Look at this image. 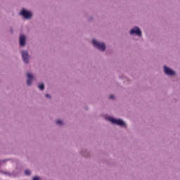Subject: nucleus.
Segmentation results:
<instances>
[{"label":"nucleus","mask_w":180,"mask_h":180,"mask_svg":"<svg viewBox=\"0 0 180 180\" xmlns=\"http://www.w3.org/2000/svg\"><path fill=\"white\" fill-rule=\"evenodd\" d=\"M92 44L94 46V47H96V49H98L101 51H105L106 50V46L103 42H99L95 39L92 41Z\"/></svg>","instance_id":"nucleus-1"},{"label":"nucleus","mask_w":180,"mask_h":180,"mask_svg":"<svg viewBox=\"0 0 180 180\" xmlns=\"http://www.w3.org/2000/svg\"><path fill=\"white\" fill-rule=\"evenodd\" d=\"M108 119V120H110V122H111V123H115V124H117L118 126H122V127L126 126V124H124V122L120 119L116 120L113 117H109Z\"/></svg>","instance_id":"nucleus-2"},{"label":"nucleus","mask_w":180,"mask_h":180,"mask_svg":"<svg viewBox=\"0 0 180 180\" xmlns=\"http://www.w3.org/2000/svg\"><path fill=\"white\" fill-rule=\"evenodd\" d=\"M21 16H23L25 19H30L32 15V13L26 11L25 9H22V11L20 13Z\"/></svg>","instance_id":"nucleus-3"},{"label":"nucleus","mask_w":180,"mask_h":180,"mask_svg":"<svg viewBox=\"0 0 180 180\" xmlns=\"http://www.w3.org/2000/svg\"><path fill=\"white\" fill-rule=\"evenodd\" d=\"M130 33L131 34H136L137 36L141 37V30H140V28L139 27H135L132 30H131Z\"/></svg>","instance_id":"nucleus-4"},{"label":"nucleus","mask_w":180,"mask_h":180,"mask_svg":"<svg viewBox=\"0 0 180 180\" xmlns=\"http://www.w3.org/2000/svg\"><path fill=\"white\" fill-rule=\"evenodd\" d=\"M21 54H22V60H23L24 63H29L30 57H29V53H27V51H22Z\"/></svg>","instance_id":"nucleus-5"},{"label":"nucleus","mask_w":180,"mask_h":180,"mask_svg":"<svg viewBox=\"0 0 180 180\" xmlns=\"http://www.w3.org/2000/svg\"><path fill=\"white\" fill-rule=\"evenodd\" d=\"M164 70H165V74H167V75H175V72L174 70L169 69V68L165 66Z\"/></svg>","instance_id":"nucleus-6"},{"label":"nucleus","mask_w":180,"mask_h":180,"mask_svg":"<svg viewBox=\"0 0 180 180\" xmlns=\"http://www.w3.org/2000/svg\"><path fill=\"white\" fill-rule=\"evenodd\" d=\"M26 44V37L25 35H21L20 37V46H25Z\"/></svg>","instance_id":"nucleus-7"},{"label":"nucleus","mask_w":180,"mask_h":180,"mask_svg":"<svg viewBox=\"0 0 180 180\" xmlns=\"http://www.w3.org/2000/svg\"><path fill=\"white\" fill-rule=\"evenodd\" d=\"M27 85H32V80L33 79V75H32L30 73H27Z\"/></svg>","instance_id":"nucleus-8"},{"label":"nucleus","mask_w":180,"mask_h":180,"mask_svg":"<svg viewBox=\"0 0 180 180\" xmlns=\"http://www.w3.org/2000/svg\"><path fill=\"white\" fill-rule=\"evenodd\" d=\"M39 89L41 90V91H44V84L43 83H41V84H39Z\"/></svg>","instance_id":"nucleus-9"},{"label":"nucleus","mask_w":180,"mask_h":180,"mask_svg":"<svg viewBox=\"0 0 180 180\" xmlns=\"http://www.w3.org/2000/svg\"><path fill=\"white\" fill-rule=\"evenodd\" d=\"M56 124H60V125L63 124V121H61V120H58L56 121Z\"/></svg>","instance_id":"nucleus-10"},{"label":"nucleus","mask_w":180,"mask_h":180,"mask_svg":"<svg viewBox=\"0 0 180 180\" xmlns=\"http://www.w3.org/2000/svg\"><path fill=\"white\" fill-rule=\"evenodd\" d=\"M25 175H30V170H29V169L25 170Z\"/></svg>","instance_id":"nucleus-11"},{"label":"nucleus","mask_w":180,"mask_h":180,"mask_svg":"<svg viewBox=\"0 0 180 180\" xmlns=\"http://www.w3.org/2000/svg\"><path fill=\"white\" fill-rule=\"evenodd\" d=\"M32 180H40V178L39 176H34Z\"/></svg>","instance_id":"nucleus-12"},{"label":"nucleus","mask_w":180,"mask_h":180,"mask_svg":"<svg viewBox=\"0 0 180 180\" xmlns=\"http://www.w3.org/2000/svg\"><path fill=\"white\" fill-rule=\"evenodd\" d=\"M110 99H115V96L110 95Z\"/></svg>","instance_id":"nucleus-13"},{"label":"nucleus","mask_w":180,"mask_h":180,"mask_svg":"<svg viewBox=\"0 0 180 180\" xmlns=\"http://www.w3.org/2000/svg\"><path fill=\"white\" fill-rule=\"evenodd\" d=\"M46 98H51V96H50L49 94H46Z\"/></svg>","instance_id":"nucleus-14"}]
</instances>
